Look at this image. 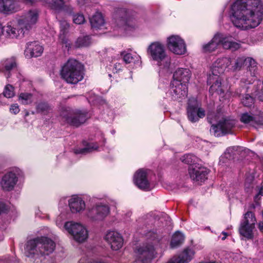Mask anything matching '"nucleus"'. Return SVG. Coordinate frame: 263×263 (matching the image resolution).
I'll return each instance as SVG.
<instances>
[{
	"label": "nucleus",
	"instance_id": "f257e3e1",
	"mask_svg": "<svg viewBox=\"0 0 263 263\" xmlns=\"http://www.w3.org/2000/svg\"><path fill=\"white\" fill-rule=\"evenodd\" d=\"M231 10V21L241 30L254 28L263 20V4L260 0H236Z\"/></svg>",
	"mask_w": 263,
	"mask_h": 263
},
{
	"label": "nucleus",
	"instance_id": "f03ea898",
	"mask_svg": "<svg viewBox=\"0 0 263 263\" xmlns=\"http://www.w3.org/2000/svg\"><path fill=\"white\" fill-rule=\"evenodd\" d=\"M147 242L138 247L136 251V261L137 263H151L156 256V246L160 241L157 234L149 232L147 235Z\"/></svg>",
	"mask_w": 263,
	"mask_h": 263
},
{
	"label": "nucleus",
	"instance_id": "7ed1b4c3",
	"mask_svg": "<svg viewBox=\"0 0 263 263\" xmlns=\"http://www.w3.org/2000/svg\"><path fill=\"white\" fill-rule=\"evenodd\" d=\"M55 247L54 242L47 237L37 238L29 240L25 248V254L27 257H33L35 255H48L52 253Z\"/></svg>",
	"mask_w": 263,
	"mask_h": 263
},
{
	"label": "nucleus",
	"instance_id": "20e7f679",
	"mask_svg": "<svg viewBox=\"0 0 263 263\" xmlns=\"http://www.w3.org/2000/svg\"><path fill=\"white\" fill-rule=\"evenodd\" d=\"M147 52L152 59L157 62L160 70L162 72H170L171 57L166 53L164 45L159 42L151 43Z\"/></svg>",
	"mask_w": 263,
	"mask_h": 263
},
{
	"label": "nucleus",
	"instance_id": "39448f33",
	"mask_svg": "<svg viewBox=\"0 0 263 263\" xmlns=\"http://www.w3.org/2000/svg\"><path fill=\"white\" fill-rule=\"evenodd\" d=\"M60 74L68 83L77 84L84 78L83 66L76 60L70 59L62 67Z\"/></svg>",
	"mask_w": 263,
	"mask_h": 263
},
{
	"label": "nucleus",
	"instance_id": "423d86ee",
	"mask_svg": "<svg viewBox=\"0 0 263 263\" xmlns=\"http://www.w3.org/2000/svg\"><path fill=\"white\" fill-rule=\"evenodd\" d=\"M109 213L110 208L107 204L98 202L92 208L87 209L86 216L92 221H99L103 220Z\"/></svg>",
	"mask_w": 263,
	"mask_h": 263
},
{
	"label": "nucleus",
	"instance_id": "0eeeda50",
	"mask_svg": "<svg viewBox=\"0 0 263 263\" xmlns=\"http://www.w3.org/2000/svg\"><path fill=\"white\" fill-rule=\"evenodd\" d=\"M65 230L76 241L81 243L86 240L88 236L86 227L80 223L68 221L64 224Z\"/></svg>",
	"mask_w": 263,
	"mask_h": 263
},
{
	"label": "nucleus",
	"instance_id": "6e6552de",
	"mask_svg": "<svg viewBox=\"0 0 263 263\" xmlns=\"http://www.w3.org/2000/svg\"><path fill=\"white\" fill-rule=\"evenodd\" d=\"M63 121L74 126H79L84 123L88 118L86 111L64 110L61 114Z\"/></svg>",
	"mask_w": 263,
	"mask_h": 263
},
{
	"label": "nucleus",
	"instance_id": "1a4fd4ad",
	"mask_svg": "<svg viewBox=\"0 0 263 263\" xmlns=\"http://www.w3.org/2000/svg\"><path fill=\"white\" fill-rule=\"evenodd\" d=\"M39 12L36 9H31L25 12L20 18L17 19V25L22 26V29L28 32L37 23Z\"/></svg>",
	"mask_w": 263,
	"mask_h": 263
},
{
	"label": "nucleus",
	"instance_id": "9d476101",
	"mask_svg": "<svg viewBox=\"0 0 263 263\" xmlns=\"http://www.w3.org/2000/svg\"><path fill=\"white\" fill-rule=\"evenodd\" d=\"M236 122L230 118H222L216 124H212L210 132L215 136H220L227 134H232Z\"/></svg>",
	"mask_w": 263,
	"mask_h": 263
},
{
	"label": "nucleus",
	"instance_id": "9b49d317",
	"mask_svg": "<svg viewBox=\"0 0 263 263\" xmlns=\"http://www.w3.org/2000/svg\"><path fill=\"white\" fill-rule=\"evenodd\" d=\"M167 46L175 54L182 55L186 52L185 43L178 35H173L168 37L167 39Z\"/></svg>",
	"mask_w": 263,
	"mask_h": 263
},
{
	"label": "nucleus",
	"instance_id": "f8f14e48",
	"mask_svg": "<svg viewBox=\"0 0 263 263\" xmlns=\"http://www.w3.org/2000/svg\"><path fill=\"white\" fill-rule=\"evenodd\" d=\"M187 92V87L184 84H179L176 81H172L167 96L173 100H179L184 98Z\"/></svg>",
	"mask_w": 263,
	"mask_h": 263
},
{
	"label": "nucleus",
	"instance_id": "ddd939ff",
	"mask_svg": "<svg viewBox=\"0 0 263 263\" xmlns=\"http://www.w3.org/2000/svg\"><path fill=\"white\" fill-rule=\"evenodd\" d=\"M26 32L22 29V26L17 25L16 21H10L6 26L3 27V34L11 39H17L24 35Z\"/></svg>",
	"mask_w": 263,
	"mask_h": 263
},
{
	"label": "nucleus",
	"instance_id": "4468645a",
	"mask_svg": "<svg viewBox=\"0 0 263 263\" xmlns=\"http://www.w3.org/2000/svg\"><path fill=\"white\" fill-rule=\"evenodd\" d=\"M209 170L204 167L197 165H191L189 167V174L191 178L198 183L204 182L207 179Z\"/></svg>",
	"mask_w": 263,
	"mask_h": 263
},
{
	"label": "nucleus",
	"instance_id": "2eb2a0df",
	"mask_svg": "<svg viewBox=\"0 0 263 263\" xmlns=\"http://www.w3.org/2000/svg\"><path fill=\"white\" fill-rule=\"evenodd\" d=\"M104 238L112 250H119L123 246V238L121 234L116 231H108Z\"/></svg>",
	"mask_w": 263,
	"mask_h": 263
},
{
	"label": "nucleus",
	"instance_id": "dca6fc26",
	"mask_svg": "<svg viewBox=\"0 0 263 263\" xmlns=\"http://www.w3.org/2000/svg\"><path fill=\"white\" fill-rule=\"evenodd\" d=\"M222 80L220 76L210 74L208 79V84L211 85L209 92L211 93H216L223 94L224 92V87L222 84Z\"/></svg>",
	"mask_w": 263,
	"mask_h": 263
},
{
	"label": "nucleus",
	"instance_id": "f3484780",
	"mask_svg": "<svg viewBox=\"0 0 263 263\" xmlns=\"http://www.w3.org/2000/svg\"><path fill=\"white\" fill-rule=\"evenodd\" d=\"M21 9L20 2L17 0H0V12L11 14Z\"/></svg>",
	"mask_w": 263,
	"mask_h": 263
},
{
	"label": "nucleus",
	"instance_id": "a211bd4d",
	"mask_svg": "<svg viewBox=\"0 0 263 263\" xmlns=\"http://www.w3.org/2000/svg\"><path fill=\"white\" fill-rule=\"evenodd\" d=\"M231 63L232 61L230 58L224 57L218 59L213 64L211 72L213 74L220 76L224 72Z\"/></svg>",
	"mask_w": 263,
	"mask_h": 263
},
{
	"label": "nucleus",
	"instance_id": "6ab92c4d",
	"mask_svg": "<svg viewBox=\"0 0 263 263\" xmlns=\"http://www.w3.org/2000/svg\"><path fill=\"white\" fill-rule=\"evenodd\" d=\"M240 121L255 128L263 126V115H251L248 113L242 114Z\"/></svg>",
	"mask_w": 263,
	"mask_h": 263
},
{
	"label": "nucleus",
	"instance_id": "aec40b11",
	"mask_svg": "<svg viewBox=\"0 0 263 263\" xmlns=\"http://www.w3.org/2000/svg\"><path fill=\"white\" fill-rule=\"evenodd\" d=\"M204 110L199 107L196 102L195 105L189 104L187 107V115L189 119L192 122L198 121L199 118H202L205 116Z\"/></svg>",
	"mask_w": 263,
	"mask_h": 263
},
{
	"label": "nucleus",
	"instance_id": "412c9836",
	"mask_svg": "<svg viewBox=\"0 0 263 263\" xmlns=\"http://www.w3.org/2000/svg\"><path fill=\"white\" fill-rule=\"evenodd\" d=\"M134 183L141 190H148L149 188V183L147 179V174L142 169L137 171L134 177Z\"/></svg>",
	"mask_w": 263,
	"mask_h": 263
},
{
	"label": "nucleus",
	"instance_id": "4be33fe9",
	"mask_svg": "<svg viewBox=\"0 0 263 263\" xmlns=\"http://www.w3.org/2000/svg\"><path fill=\"white\" fill-rule=\"evenodd\" d=\"M194 254V250L186 248L178 256L172 257L168 262L169 263H188L193 258Z\"/></svg>",
	"mask_w": 263,
	"mask_h": 263
},
{
	"label": "nucleus",
	"instance_id": "5701e85b",
	"mask_svg": "<svg viewBox=\"0 0 263 263\" xmlns=\"http://www.w3.org/2000/svg\"><path fill=\"white\" fill-rule=\"evenodd\" d=\"M17 181L16 174L12 172L4 175L1 181V185L5 191L12 190Z\"/></svg>",
	"mask_w": 263,
	"mask_h": 263
},
{
	"label": "nucleus",
	"instance_id": "b1692460",
	"mask_svg": "<svg viewBox=\"0 0 263 263\" xmlns=\"http://www.w3.org/2000/svg\"><path fill=\"white\" fill-rule=\"evenodd\" d=\"M191 76V72L189 69L179 68L173 74V81H176L179 84L183 83L187 85Z\"/></svg>",
	"mask_w": 263,
	"mask_h": 263
},
{
	"label": "nucleus",
	"instance_id": "393cba45",
	"mask_svg": "<svg viewBox=\"0 0 263 263\" xmlns=\"http://www.w3.org/2000/svg\"><path fill=\"white\" fill-rule=\"evenodd\" d=\"M43 52V48L37 42H29L27 44L25 54L26 57H38L41 55Z\"/></svg>",
	"mask_w": 263,
	"mask_h": 263
},
{
	"label": "nucleus",
	"instance_id": "a878e982",
	"mask_svg": "<svg viewBox=\"0 0 263 263\" xmlns=\"http://www.w3.org/2000/svg\"><path fill=\"white\" fill-rule=\"evenodd\" d=\"M116 23L119 28L126 31L132 30L136 27L135 20L130 17L122 16L117 19Z\"/></svg>",
	"mask_w": 263,
	"mask_h": 263
},
{
	"label": "nucleus",
	"instance_id": "bb28decb",
	"mask_svg": "<svg viewBox=\"0 0 263 263\" xmlns=\"http://www.w3.org/2000/svg\"><path fill=\"white\" fill-rule=\"evenodd\" d=\"M68 202L70 209L73 213H80L83 211L86 208L84 201L78 196L72 197Z\"/></svg>",
	"mask_w": 263,
	"mask_h": 263
},
{
	"label": "nucleus",
	"instance_id": "cd10ccee",
	"mask_svg": "<svg viewBox=\"0 0 263 263\" xmlns=\"http://www.w3.org/2000/svg\"><path fill=\"white\" fill-rule=\"evenodd\" d=\"M217 34L220 39V44L222 46L223 48L235 51L240 48V44L233 41L231 37L226 36L221 33H217Z\"/></svg>",
	"mask_w": 263,
	"mask_h": 263
},
{
	"label": "nucleus",
	"instance_id": "c85d7f7f",
	"mask_svg": "<svg viewBox=\"0 0 263 263\" xmlns=\"http://www.w3.org/2000/svg\"><path fill=\"white\" fill-rule=\"evenodd\" d=\"M48 5L51 9L56 11L63 10L68 13H71L72 11V7L66 4L64 0H52V2L49 3Z\"/></svg>",
	"mask_w": 263,
	"mask_h": 263
},
{
	"label": "nucleus",
	"instance_id": "c756f323",
	"mask_svg": "<svg viewBox=\"0 0 263 263\" xmlns=\"http://www.w3.org/2000/svg\"><path fill=\"white\" fill-rule=\"evenodd\" d=\"M90 23L92 29H101L105 25V20L101 13L96 12L90 18Z\"/></svg>",
	"mask_w": 263,
	"mask_h": 263
},
{
	"label": "nucleus",
	"instance_id": "7c9ffc66",
	"mask_svg": "<svg viewBox=\"0 0 263 263\" xmlns=\"http://www.w3.org/2000/svg\"><path fill=\"white\" fill-rule=\"evenodd\" d=\"M16 66L14 58H10L3 60L0 63V71H6L5 76L7 78L9 77V71Z\"/></svg>",
	"mask_w": 263,
	"mask_h": 263
},
{
	"label": "nucleus",
	"instance_id": "2f4dec72",
	"mask_svg": "<svg viewBox=\"0 0 263 263\" xmlns=\"http://www.w3.org/2000/svg\"><path fill=\"white\" fill-rule=\"evenodd\" d=\"M220 45V39L216 33L210 42L202 46V51L204 52H211L215 51Z\"/></svg>",
	"mask_w": 263,
	"mask_h": 263
},
{
	"label": "nucleus",
	"instance_id": "473e14b6",
	"mask_svg": "<svg viewBox=\"0 0 263 263\" xmlns=\"http://www.w3.org/2000/svg\"><path fill=\"white\" fill-rule=\"evenodd\" d=\"M60 24L61 31L59 37L62 42L65 44L66 47H69L70 44L68 43L67 40L65 37V34L67 32V30L69 28V24L65 20L61 21L60 22Z\"/></svg>",
	"mask_w": 263,
	"mask_h": 263
},
{
	"label": "nucleus",
	"instance_id": "72a5a7b5",
	"mask_svg": "<svg viewBox=\"0 0 263 263\" xmlns=\"http://www.w3.org/2000/svg\"><path fill=\"white\" fill-rule=\"evenodd\" d=\"M254 228L255 227L241 223L239 231L241 235L248 239H251L253 237V231Z\"/></svg>",
	"mask_w": 263,
	"mask_h": 263
},
{
	"label": "nucleus",
	"instance_id": "f704fd0d",
	"mask_svg": "<svg viewBox=\"0 0 263 263\" xmlns=\"http://www.w3.org/2000/svg\"><path fill=\"white\" fill-rule=\"evenodd\" d=\"M184 236L180 232H176L173 236L171 242V247L172 248H174L178 247L184 241Z\"/></svg>",
	"mask_w": 263,
	"mask_h": 263
},
{
	"label": "nucleus",
	"instance_id": "c9c22d12",
	"mask_svg": "<svg viewBox=\"0 0 263 263\" xmlns=\"http://www.w3.org/2000/svg\"><path fill=\"white\" fill-rule=\"evenodd\" d=\"M92 43L90 36L86 35L78 38L75 43L77 47H85L89 46Z\"/></svg>",
	"mask_w": 263,
	"mask_h": 263
},
{
	"label": "nucleus",
	"instance_id": "e433bc0d",
	"mask_svg": "<svg viewBox=\"0 0 263 263\" xmlns=\"http://www.w3.org/2000/svg\"><path fill=\"white\" fill-rule=\"evenodd\" d=\"M256 221V218L254 214L251 212H248L245 215L244 219L241 223L255 227Z\"/></svg>",
	"mask_w": 263,
	"mask_h": 263
},
{
	"label": "nucleus",
	"instance_id": "4c0bfd02",
	"mask_svg": "<svg viewBox=\"0 0 263 263\" xmlns=\"http://www.w3.org/2000/svg\"><path fill=\"white\" fill-rule=\"evenodd\" d=\"M121 55L123 56V60L126 64L135 63L136 61H138L140 58L138 55H132L131 53H126L125 51H123Z\"/></svg>",
	"mask_w": 263,
	"mask_h": 263
},
{
	"label": "nucleus",
	"instance_id": "58836bf2",
	"mask_svg": "<svg viewBox=\"0 0 263 263\" xmlns=\"http://www.w3.org/2000/svg\"><path fill=\"white\" fill-rule=\"evenodd\" d=\"M98 145L96 143H90L88 144L86 146L83 148L77 149L75 151L76 154H86L97 150Z\"/></svg>",
	"mask_w": 263,
	"mask_h": 263
},
{
	"label": "nucleus",
	"instance_id": "ea45409f",
	"mask_svg": "<svg viewBox=\"0 0 263 263\" xmlns=\"http://www.w3.org/2000/svg\"><path fill=\"white\" fill-rule=\"evenodd\" d=\"M18 101L23 104H29L32 102V95L29 93H21L18 98Z\"/></svg>",
	"mask_w": 263,
	"mask_h": 263
},
{
	"label": "nucleus",
	"instance_id": "a19ab883",
	"mask_svg": "<svg viewBox=\"0 0 263 263\" xmlns=\"http://www.w3.org/2000/svg\"><path fill=\"white\" fill-rule=\"evenodd\" d=\"M245 65L246 58L244 57H239L235 61L234 64L232 66L231 69L233 70H239Z\"/></svg>",
	"mask_w": 263,
	"mask_h": 263
},
{
	"label": "nucleus",
	"instance_id": "79ce46f5",
	"mask_svg": "<svg viewBox=\"0 0 263 263\" xmlns=\"http://www.w3.org/2000/svg\"><path fill=\"white\" fill-rule=\"evenodd\" d=\"M4 96L7 98H12L14 96V88L10 85H7L3 91Z\"/></svg>",
	"mask_w": 263,
	"mask_h": 263
},
{
	"label": "nucleus",
	"instance_id": "37998d69",
	"mask_svg": "<svg viewBox=\"0 0 263 263\" xmlns=\"http://www.w3.org/2000/svg\"><path fill=\"white\" fill-rule=\"evenodd\" d=\"M243 105L247 107H251L254 102V98L248 94H246L241 100Z\"/></svg>",
	"mask_w": 263,
	"mask_h": 263
},
{
	"label": "nucleus",
	"instance_id": "c03bdc74",
	"mask_svg": "<svg viewBox=\"0 0 263 263\" xmlns=\"http://www.w3.org/2000/svg\"><path fill=\"white\" fill-rule=\"evenodd\" d=\"M238 148H240L238 146H232L228 148L224 153V156L227 159H231L232 156L235 154Z\"/></svg>",
	"mask_w": 263,
	"mask_h": 263
},
{
	"label": "nucleus",
	"instance_id": "a18cd8bd",
	"mask_svg": "<svg viewBox=\"0 0 263 263\" xmlns=\"http://www.w3.org/2000/svg\"><path fill=\"white\" fill-rule=\"evenodd\" d=\"M73 21L76 24H81L85 22L84 16L83 14H78L73 16Z\"/></svg>",
	"mask_w": 263,
	"mask_h": 263
},
{
	"label": "nucleus",
	"instance_id": "49530a36",
	"mask_svg": "<svg viewBox=\"0 0 263 263\" xmlns=\"http://www.w3.org/2000/svg\"><path fill=\"white\" fill-rule=\"evenodd\" d=\"M49 108V106L46 103H40L36 107V109L39 112H44L47 111Z\"/></svg>",
	"mask_w": 263,
	"mask_h": 263
},
{
	"label": "nucleus",
	"instance_id": "de8ad7c7",
	"mask_svg": "<svg viewBox=\"0 0 263 263\" xmlns=\"http://www.w3.org/2000/svg\"><path fill=\"white\" fill-rule=\"evenodd\" d=\"M193 158L194 157H193L191 155L186 154L182 156L180 158V160L182 162L184 163L190 164L193 162Z\"/></svg>",
	"mask_w": 263,
	"mask_h": 263
},
{
	"label": "nucleus",
	"instance_id": "09e8293b",
	"mask_svg": "<svg viewBox=\"0 0 263 263\" xmlns=\"http://www.w3.org/2000/svg\"><path fill=\"white\" fill-rule=\"evenodd\" d=\"M246 66L250 68H254L256 66V63L254 59L251 58H246Z\"/></svg>",
	"mask_w": 263,
	"mask_h": 263
},
{
	"label": "nucleus",
	"instance_id": "8fccbe9b",
	"mask_svg": "<svg viewBox=\"0 0 263 263\" xmlns=\"http://www.w3.org/2000/svg\"><path fill=\"white\" fill-rule=\"evenodd\" d=\"M20 110L19 106L17 104H12L10 107V111L15 115L18 113Z\"/></svg>",
	"mask_w": 263,
	"mask_h": 263
},
{
	"label": "nucleus",
	"instance_id": "3c124183",
	"mask_svg": "<svg viewBox=\"0 0 263 263\" xmlns=\"http://www.w3.org/2000/svg\"><path fill=\"white\" fill-rule=\"evenodd\" d=\"M122 68V65L119 63H116L114 64L113 71L115 72H117L120 70Z\"/></svg>",
	"mask_w": 263,
	"mask_h": 263
},
{
	"label": "nucleus",
	"instance_id": "603ef678",
	"mask_svg": "<svg viewBox=\"0 0 263 263\" xmlns=\"http://www.w3.org/2000/svg\"><path fill=\"white\" fill-rule=\"evenodd\" d=\"M56 224L59 227H61L62 226V216H59L57 217L56 220Z\"/></svg>",
	"mask_w": 263,
	"mask_h": 263
},
{
	"label": "nucleus",
	"instance_id": "864d4df0",
	"mask_svg": "<svg viewBox=\"0 0 263 263\" xmlns=\"http://www.w3.org/2000/svg\"><path fill=\"white\" fill-rule=\"evenodd\" d=\"M78 263H92L90 262L86 257H82L79 260Z\"/></svg>",
	"mask_w": 263,
	"mask_h": 263
},
{
	"label": "nucleus",
	"instance_id": "5fc2aeb1",
	"mask_svg": "<svg viewBox=\"0 0 263 263\" xmlns=\"http://www.w3.org/2000/svg\"><path fill=\"white\" fill-rule=\"evenodd\" d=\"M5 210V205L0 202V215Z\"/></svg>",
	"mask_w": 263,
	"mask_h": 263
},
{
	"label": "nucleus",
	"instance_id": "6e6d98bb",
	"mask_svg": "<svg viewBox=\"0 0 263 263\" xmlns=\"http://www.w3.org/2000/svg\"><path fill=\"white\" fill-rule=\"evenodd\" d=\"M26 4L32 5L34 3V0H23Z\"/></svg>",
	"mask_w": 263,
	"mask_h": 263
},
{
	"label": "nucleus",
	"instance_id": "4d7b16f0",
	"mask_svg": "<svg viewBox=\"0 0 263 263\" xmlns=\"http://www.w3.org/2000/svg\"><path fill=\"white\" fill-rule=\"evenodd\" d=\"M258 228L259 230L263 233V221L259 223Z\"/></svg>",
	"mask_w": 263,
	"mask_h": 263
},
{
	"label": "nucleus",
	"instance_id": "13d9d810",
	"mask_svg": "<svg viewBox=\"0 0 263 263\" xmlns=\"http://www.w3.org/2000/svg\"><path fill=\"white\" fill-rule=\"evenodd\" d=\"M258 98L260 101H263V89H262L261 92L259 93Z\"/></svg>",
	"mask_w": 263,
	"mask_h": 263
},
{
	"label": "nucleus",
	"instance_id": "bf43d9fd",
	"mask_svg": "<svg viewBox=\"0 0 263 263\" xmlns=\"http://www.w3.org/2000/svg\"><path fill=\"white\" fill-rule=\"evenodd\" d=\"M131 215H132V212H131L130 211H128V212H127L125 214V216H126L125 219H126V220H127V219H128V218H129V217L131 216Z\"/></svg>",
	"mask_w": 263,
	"mask_h": 263
},
{
	"label": "nucleus",
	"instance_id": "052dcab7",
	"mask_svg": "<svg viewBox=\"0 0 263 263\" xmlns=\"http://www.w3.org/2000/svg\"><path fill=\"white\" fill-rule=\"evenodd\" d=\"M222 234L223 235V236L222 237V240H224L226 238L228 234L224 232H222Z\"/></svg>",
	"mask_w": 263,
	"mask_h": 263
},
{
	"label": "nucleus",
	"instance_id": "680f3d73",
	"mask_svg": "<svg viewBox=\"0 0 263 263\" xmlns=\"http://www.w3.org/2000/svg\"><path fill=\"white\" fill-rule=\"evenodd\" d=\"M3 34V26L2 24L0 23V37Z\"/></svg>",
	"mask_w": 263,
	"mask_h": 263
},
{
	"label": "nucleus",
	"instance_id": "e2e57ef3",
	"mask_svg": "<svg viewBox=\"0 0 263 263\" xmlns=\"http://www.w3.org/2000/svg\"><path fill=\"white\" fill-rule=\"evenodd\" d=\"M223 158V157H221L220 158V161H221L222 159Z\"/></svg>",
	"mask_w": 263,
	"mask_h": 263
},
{
	"label": "nucleus",
	"instance_id": "0e129e2a",
	"mask_svg": "<svg viewBox=\"0 0 263 263\" xmlns=\"http://www.w3.org/2000/svg\"><path fill=\"white\" fill-rule=\"evenodd\" d=\"M167 263H169V262H168Z\"/></svg>",
	"mask_w": 263,
	"mask_h": 263
}]
</instances>
